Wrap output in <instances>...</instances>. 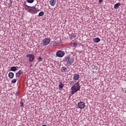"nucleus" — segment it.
Returning <instances> with one entry per match:
<instances>
[{
    "label": "nucleus",
    "mask_w": 126,
    "mask_h": 126,
    "mask_svg": "<svg viewBox=\"0 0 126 126\" xmlns=\"http://www.w3.org/2000/svg\"><path fill=\"white\" fill-rule=\"evenodd\" d=\"M71 94L73 95L74 93H76L78 91H80V86H79V82H77L74 85H73L71 88Z\"/></svg>",
    "instance_id": "nucleus-1"
},
{
    "label": "nucleus",
    "mask_w": 126,
    "mask_h": 126,
    "mask_svg": "<svg viewBox=\"0 0 126 126\" xmlns=\"http://www.w3.org/2000/svg\"><path fill=\"white\" fill-rule=\"evenodd\" d=\"M25 9L26 11H28V12L32 13V14H35L37 13V10L34 7H32L27 5H25Z\"/></svg>",
    "instance_id": "nucleus-2"
},
{
    "label": "nucleus",
    "mask_w": 126,
    "mask_h": 126,
    "mask_svg": "<svg viewBox=\"0 0 126 126\" xmlns=\"http://www.w3.org/2000/svg\"><path fill=\"white\" fill-rule=\"evenodd\" d=\"M74 62L73 59L69 56L66 57L64 59V62L67 63V64H70V63H72Z\"/></svg>",
    "instance_id": "nucleus-3"
},
{
    "label": "nucleus",
    "mask_w": 126,
    "mask_h": 126,
    "mask_svg": "<svg viewBox=\"0 0 126 126\" xmlns=\"http://www.w3.org/2000/svg\"><path fill=\"white\" fill-rule=\"evenodd\" d=\"M65 55L64 51L62 50H59L56 52V56L58 58H63Z\"/></svg>",
    "instance_id": "nucleus-4"
},
{
    "label": "nucleus",
    "mask_w": 126,
    "mask_h": 126,
    "mask_svg": "<svg viewBox=\"0 0 126 126\" xmlns=\"http://www.w3.org/2000/svg\"><path fill=\"white\" fill-rule=\"evenodd\" d=\"M51 40H50L49 38H45L42 41V44L43 46H47V45H49Z\"/></svg>",
    "instance_id": "nucleus-5"
},
{
    "label": "nucleus",
    "mask_w": 126,
    "mask_h": 126,
    "mask_svg": "<svg viewBox=\"0 0 126 126\" xmlns=\"http://www.w3.org/2000/svg\"><path fill=\"white\" fill-rule=\"evenodd\" d=\"M77 106L79 109H84L85 108V103L83 101H80L78 103Z\"/></svg>",
    "instance_id": "nucleus-6"
},
{
    "label": "nucleus",
    "mask_w": 126,
    "mask_h": 126,
    "mask_svg": "<svg viewBox=\"0 0 126 126\" xmlns=\"http://www.w3.org/2000/svg\"><path fill=\"white\" fill-rule=\"evenodd\" d=\"M27 58H29V62H33L34 61V59H35V56H34V54H27L26 55Z\"/></svg>",
    "instance_id": "nucleus-7"
},
{
    "label": "nucleus",
    "mask_w": 126,
    "mask_h": 126,
    "mask_svg": "<svg viewBox=\"0 0 126 126\" xmlns=\"http://www.w3.org/2000/svg\"><path fill=\"white\" fill-rule=\"evenodd\" d=\"M50 4L51 6H55L56 3H57V0H50L49 1Z\"/></svg>",
    "instance_id": "nucleus-8"
},
{
    "label": "nucleus",
    "mask_w": 126,
    "mask_h": 126,
    "mask_svg": "<svg viewBox=\"0 0 126 126\" xmlns=\"http://www.w3.org/2000/svg\"><path fill=\"white\" fill-rule=\"evenodd\" d=\"M73 79L74 80H78L79 79V75L78 74H75L73 76Z\"/></svg>",
    "instance_id": "nucleus-9"
},
{
    "label": "nucleus",
    "mask_w": 126,
    "mask_h": 126,
    "mask_svg": "<svg viewBox=\"0 0 126 126\" xmlns=\"http://www.w3.org/2000/svg\"><path fill=\"white\" fill-rule=\"evenodd\" d=\"M93 41H94V43H99V42H100V41H101V39L99 37H96V38H94L93 39Z\"/></svg>",
    "instance_id": "nucleus-10"
},
{
    "label": "nucleus",
    "mask_w": 126,
    "mask_h": 126,
    "mask_svg": "<svg viewBox=\"0 0 126 126\" xmlns=\"http://www.w3.org/2000/svg\"><path fill=\"white\" fill-rule=\"evenodd\" d=\"M61 71L62 72H66L67 71V68L66 67H62L61 68Z\"/></svg>",
    "instance_id": "nucleus-11"
},
{
    "label": "nucleus",
    "mask_w": 126,
    "mask_h": 126,
    "mask_svg": "<svg viewBox=\"0 0 126 126\" xmlns=\"http://www.w3.org/2000/svg\"><path fill=\"white\" fill-rule=\"evenodd\" d=\"M59 86V89H60V90H62V89L63 88V86H64V85L62 83V82H60Z\"/></svg>",
    "instance_id": "nucleus-12"
},
{
    "label": "nucleus",
    "mask_w": 126,
    "mask_h": 126,
    "mask_svg": "<svg viewBox=\"0 0 126 126\" xmlns=\"http://www.w3.org/2000/svg\"><path fill=\"white\" fill-rule=\"evenodd\" d=\"M61 44H62V42H60L59 43H58V42H54L53 43V47H56L57 46H60V45H61Z\"/></svg>",
    "instance_id": "nucleus-13"
},
{
    "label": "nucleus",
    "mask_w": 126,
    "mask_h": 126,
    "mask_svg": "<svg viewBox=\"0 0 126 126\" xmlns=\"http://www.w3.org/2000/svg\"><path fill=\"white\" fill-rule=\"evenodd\" d=\"M8 77L10 78H13V77H14V73H13V72H9L8 74Z\"/></svg>",
    "instance_id": "nucleus-14"
},
{
    "label": "nucleus",
    "mask_w": 126,
    "mask_h": 126,
    "mask_svg": "<svg viewBox=\"0 0 126 126\" xmlns=\"http://www.w3.org/2000/svg\"><path fill=\"white\" fill-rule=\"evenodd\" d=\"M120 5H121V3H117L114 5V8L115 9H118V8H119V6H120Z\"/></svg>",
    "instance_id": "nucleus-15"
},
{
    "label": "nucleus",
    "mask_w": 126,
    "mask_h": 126,
    "mask_svg": "<svg viewBox=\"0 0 126 126\" xmlns=\"http://www.w3.org/2000/svg\"><path fill=\"white\" fill-rule=\"evenodd\" d=\"M10 70L12 71H16V70H17V68H16V66H12L11 67Z\"/></svg>",
    "instance_id": "nucleus-16"
},
{
    "label": "nucleus",
    "mask_w": 126,
    "mask_h": 126,
    "mask_svg": "<svg viewBox=\"0 0 126 126\" xmlns=\"http://www.w3.org/2000/svg\"><path fill=\"white\" fill-rule=\"evenodd\" d=\"M44 13L43 11H41L38 14V16L41 17V16H43V15H44Z\"/></svg>",
    "instance_id": "nucleus-17"
},
{
    "label": "nucleus",
    "mask_w": 126,
    "mask_h": 126,
    "mask_svg": "<svg viewBox=\"0 0 126 126\" xmlns=\"http://www.w3.org/2000/svg\"><path fill=\"white\" fill-rule=\"evenodd\" d=\"M16 81H17V79H13L11 80V83L14 84L16 83Z\"/></svg>",
    "instance_id": "nucleus-18"
},
{
    "label": "nucleus",
    "mask_w": 126,
    "mask_h": 126,
    "mask_svg": "<svg viewBox=\"0 0 126 126\" xmlns=\"http://www.w3.org/2000/svg\"><path fill=\"white\" fill-rule=\"evenodd\" d=\"M27 1L28 3H32V2H34V0H27Z\"/></svg>",
    "instance_id": "nucleus-19"
},
{
    "label": "nucleus",
    "mask_w": 126,
    "mask_h": 126,
    "mask_svg": "<svg viewBox=\"0 0 126 126\" xmlns=\"http://www.w3.org/2000/svg\"><path fill=\"white\" fill-rule=\"evenodd\" d=\"M18 73H19V74L20 75H21L22 74H23V71H22L21 69L18 72Z\"/></svg>",
    "instance_id": "nucleus-20"
},
{
    "label": "nucleus",
    "mask_w": 126,
    "mask_h": 126,
    "mask_svg": "<svg viewBox=\"0 0 126 126\" xmlns=\"http://www.w3.org/2000/svg\"><path fill=\"white\" fill-rule=\"evenodd\" d=\"M20 104V106L21 107V108L24 107V105H23V102H22V100H21Z\"/></svg>",
    "instance_id": "nucleus-21"
},
{
    "label": "nucleus",
    "mask_w": 126,
    "mask_h": 126,
    "mask_svg": "<svg viewBox=\"0 0 126 126\" xmlns=\"http://www.w3.org/2000/svg\"><path fill=\"white\" fill-rule=\"evenodd\" d=\"M73 47H74V48H76V47H77V43L74 42L73 43Z\"/></svg>",
    "instance_id": "nucleus-22"
},
{
    "label": "nucleus",
    "mask_w": 126,
    "mask_h": 126,
    "mask_svg": "<svg viewBox=\"0 0 126 126\" xmlns=\"http://www.w3.org/2000/svg\"><path fill=\"white\" fill-rule=\"evenodd\" d=\"M70 36L71 37H72V38H75L76 37L75 34H74V33H71Z\"/></svg>",
    "instance_id": "nucleus-23"
},
{
    "label": "nucleus",
    "mask_w": 126,
    "mask_h": 126,
    "mask_svg": "<svg viewBox=\"0 0 126 126\" xmlns=\"http://www.w3.org/2000/svg\"><path fill=\"white\" fill-rule=\"evenodd\" d=\"M16 76L17 77H20L21 75H20L19 73L17 72V73H16Z\"/></svg>",
    "instance_id": "nucleus-24"
},
{
    "label": "nucleus",
    "mask_w": 126,
    "mask_h": 126,
    "mask_svg": "<svg viewBox=\"0 0 126 126\" xmlns=\"http://www.w3.org/2000/svg\"><path fill=\"white\" fill-rule=\"evenodd\" d=\"M38 60H39V61H40L42 62V61H43V60H43V58H41V57H39V58H38Z\"/></svg>",
    "instance_id": "nucleus-25"
},
{
    "label": "nucleus",
    "mask_w": 126,
    "mask_h": 126,
    "mask_svg": "<svg viewBox=\"0 0 126 126\" xmlns=\"http://www.w3.org/2000/svg\"><path fill=\"white\" fill-rule=\"evenodd\" d=\"M18 95H19V93H15V96H16V97H17V96H18Z\"/></svg>",
    "instance_id": "nucleus-26"
},
{
    "label": "nucleus",
    "mask_w": 126,
    "mask_h": 126,
    "mask_svg": "<svg viewBox=\"0 0 126 126\" xmlns=\"http://www.w3.org/2000/svg\"><path fill=\"white\" fill-rule=\"evenodd\" d=\"M98 2L99 3H102V2H103V0H99Z\"/></svg>",
    "instance_id": "nucleus-27"
},
{
    "label": "nucleus",
    "mask_w": 126,
    "mask_h": 126,
    "mask_svg": "<svg viewBox=\"0 0 126 126\" xmlns=\"http://www.w3.org/2000/svg\"><path fill=\"white\" fill-rule=\"evenodd\" d=\"M70 83V85H72V84L73 83V81H71Z\"/></svg>",
    "instance_id": "nucleus-28"
},
{
    "label": "nucleus",
    "mask_w": 126,
    "mask_h": 126,
    "mask_svg": "<svg viewBox=\"0 0 126 126\" xmlns=\"http://www.w3.org/2000/svg\"><path fill=\"white\" fill-rule=\"evenodd\" d=\"M125 93H126V89H125Z\"/></svg>",
    "instance_id": "nucleus-29"
}]
</instances>
